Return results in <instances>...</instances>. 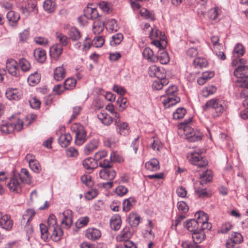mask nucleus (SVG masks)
I'll return each mask as SVG.
<instances>
[{
	"label": "nucleus",
	"mask_w": 248,
	"mask_h": 248,
	"mask_svg": "<svg viewBox=\"0 0 248 248\" xmlns=\"http://www.w3.org/2000/svg\"><path fill=\"white\" fill-rule=\"evenodd\" d=\"M140 15L145 18L149 19L152 21L155 19V15L150 13L147 9L143 8L140 11Z\"/></svg>",
	"instance_id": "nucleus-61"
},
{
	"label": "nucleus",
	"mask_w": 248,
	"mask_h": 248,
	"mask_svg": "<svg viewBox=\"0 0 248 248\" xmlns=\"http://www.w3.org/2000/svg\"><path fill=\"white\" fill-rule=\"evenodd\" d=\"M193 64L195 67L201 69L206 67L208 65V62L205 58L197 57L194 60Z\"/></svg>",
	"instance_id": "nucleus-35"
},
{
	"label": "nucleus",
	"mask_w": 248,
	"mask_h": 248,
	"mask_svg": "<svg viewBox=\"0 0 248 248\" xmlns=\"http://www.w3.org/2000/svg\"><path fill=\"white\" fill-rule=\"evenodd\" d=\"M116 103L120 111H123L127 107V100L122 96L118 98Z\"/></svg>",
	"instance_id": "nucleus-54"
},
{
	"label": "nucleus",
	"mask_w": 248,
	"mask_h": 248,
	"mask_svg": "<svg viewBox=\"0 0 248 248\" xmlns=\"http://www.w3.org/2000/svg\"><path fill=\"white\" fill-rule=\"evenodd\" d=\"M186 227L189 231L191 232H194L199 229V226L195 219H192L187 221Z\"/></svg>",
	"instance_id": "nucleus-47"
},
{
	"label": "nucleus",
	"mask_w": 248,
	"mask_h": 248,
	"mask_svg": "<svg viewBox=\"0 0 248 248\" xmlns=\"http://www.w3.org/2000/svg\"><path fill=\"white\" fill-rule=\"evenodd\" d=\"M200 184L202 185L209 182L212 179V172L211 170H207L200 175Z\"/></svg>",
	"instance_id": "nucleus-33"
},
{
	"label": "nucleus",
	"mask_w": 248,
	"mask_h": 248,
	"mask_svg": "<svg viewBox=\"0 0 248 248\" xmlns=\"http://www.w3.org/2000/svg\"><path fill=\"white\" fill-rule=\"evenodd\" d=\"M89 219L87 217H81L76 222V226L78 228H81L86 226L89 222Z\"/></svg>",
	"instance_id": "nucleus-58"
},
{
	"label": "nucleus",
	"mask_w": 248,
	"mask_h": 248,
	"mask_svg": "<svg viewBox=\"0 0 248 248\" xmlns=\"http://www.w3.org/2000/svg\"><path fill=\"white\" fill-rule=\"evenodd\" d=\"M123 39L122 33H117L112 36V40L110 42L111 45H117L120 44Z\"/></svg>",
	"instance_id": "nucleus-64"
},
{
	"label": "nucleus",
	"mask_w": 248,
	"mask_h": 248,
	"mask_svg": "<svg viewBox=\"0 0 248 248\" xmlns=\"http://www.w3.org/2000/svg\"><path fill=\"white\" fill-rule=\"evenodd\" d=\"M232 229V223L231 222H226L221 225L218 232L221 233H227L231 231Z\"/></svg>",
	"instance_id": "nucleus-57"
},
{
	"label": "nucleus",
	"mask_w": 248,
	"mask_h": 248,
	"mask_svg": "<svg viewBox=\"0 0 248 248\" xmlns=\"http://www.w3.org/2000/svg\"><path fill=\"white\" fill-rule=\"evenodd\" d=\"M83 165L88 173H91L97 167L95 160L91 157L86 158L83 161Z\"/></svg>",
	"instance_id": "nucleus-20"
},
{
	"label": "nucleus",
	"mask_w": 248,
	"mask_h": 248,
	"mask_svg": "<svg viewBox=\"0 0 248 248\" xmlns=\"http://www.w3.org/2000/svg\"><path fill=\"white\" fill-rule=\"evenodd\" d=\"M104 29V23L100 20H97L93 23V31L94 34H99L103 31Z\"/></svg>",
	"instance_id": "nucleus-45"
},
{
	"label": "nucleus",
	"mask_w": 248,
	"mask_h": 248,
	"mask_svg": "<svg viewBox=\"0 0 248 248\" xmlns=\"http://www.w3.org/2000/svg\"><path fill=\"white\" fill-rule=\"evenodd\" d=\"M19 67L23 72H28L31 67L29 62L25 58H22L19 60L17 62Z\"/></svg>",
	"instance_id": "nucleus-44"
},
{
	"label": "nucleus",
	"mask_w": 248,
	"mask_h": 248,
	"mask_svg": "<svg viewBox=\"0 0 248 248\" xmlns=\"http://www.w3.org/2000/svg\"><path fill=\"white\" fill-rule=\"evenodd\" d=\"M33 54L34 58L38 62L43 63L46 61V56L45 50L38 48L34 50Z\"/></svg>",
	"instance_id": "nucleus-30"
},
{
	"label": "nucleus",
	"mask_w": 248,
	"mask_h": 248,
	"mask_svg": "<svg viewBox=\"0 0 248 248\" xmlns=\"http://www.w3.org/2000/svg\"><path fill=\"white\" fill-rule=\"evenodd\" d=\"M145 168L151 171H156L159 170V163L156 158H152L145 163Z\"/></svg>",
	"instance_id": "nucleus-28"
},
{
	"label": "nucleus",
	"mask_w": 248,
	"mask_h": 248,
	"mask_svg": "<svg viewBox=\"0 0 248 248\" xmlns=\"http://www.w3.org/2000/svg\"><path fill=\"white\" fill-rule=\"evenodd\" d=\"M142 55L144 58L150 62H158L157 56L154 54L153 51L149 47H145L143 52Z\"/></svg>",
	"instance_id": "nucleus-22"
},
{
	"label": "nucleus",
	"mask_w": 248,
	"mask_h": 248,
	"mask_svg": "<svg viewBox=\"0 0 248 248\" xmlns=\"http://www.w3.org/2000/svg\"><path fill=\"white\" fill-rule=\"evenodd\" d=\"M106 28L109 31H116L119 29L116 21L114 19H108L106 24Z\"/></svg>",
	"instance_id": "nucleus-41"
},
{
	"label": "nucleus",
	"mask_w": 248,
	"mask_h": 248,
	"mask_svg": "<svg viewBox=\"0 0 248 248\" xmlns=\"http://www.w3.org/2000/svg\"><path fill=\"white\" fill-rule=\"evenodd\" d=\"M97 118L105 125H109L112 123V118L105 112H101L97 114Z\"/></svg>",
	"instance_id": "nucleus-32"
},
{
	"label": "nucleus",
	"mask_w": 248,
	"mask_h": 248,
	"mask_svg": "<svg viewBox=\"0 0 248 248\" xmlns=\"http://www.w3.org/2000/svg\"><path fill=\"white\" fill-rule=\"evenodd\" d=\"M195 217L196 218L195 219L197 222L199 226L200 225H201L204 222H206V220H208L207 215L202 211L197 212L195 215Z\"/></svg>",
	"instance_id": "nucleus-40"
},
{
	"label": "nucleus",
	"mask_w": 248,
	"mask_h": 248,
	"mask_svg": "<svg viewBox=\"0 0 248 248\" xmlns=\"http://www.w3.org/2000/svg\"><path fill=\"white\" fill-rule=\"evenodd\" d=\"M99 174L101 179L108 181H112L116 175V172L112 168L102 169Z\"/></svg>",
	"instance_id": "nucleus-14"
},
{
	"label": "nucleus",
	"mask_w": 248,
	"mask_h": 248,
	"mask_svg": "<svg viewBox=\"0 0 248 248\" xmlns=\"http://www.w3.org/2000/svg\"><path fill=\"white\" fill-rule=\"evenodd\" d=\"M105 42V39L102 36H97L92 41V46L96 47L102 46Z\"/></svg>",
	"instance_id": "nucleus-52"
},
{
	"label": "nucleus",
	"mask_w": 248,
	"mask_h": 248,
	"mask_svg": "<svg viewBox=\"0 0 248 248\" xmlns=\"http://www.w3.org/2000/svg\"><path fill=\"white\" fill-rule=\"evenodd\" d=\"M115 125L116 131L119 134L126 136L129 134L130 129L127 123L121 121L119 123L117 122Z\"/></svg>",
	"instance_id": "nucleus-19"
},
{
	"label": "nucleus",
	"mask_w": 248,
	"mask_h": 248,
	"mask_svg": "<svg viewBox=\"0 0 248 248\" xmlns=\"http://www.w3.org/2000/svg\"><path fill=\"white\" fill-rule=\"evenodd\" d=\"M23 183L30 184L31 182V177L29 171L26 169H22L19 174L16 175Z\"/></svg>",
	"instance_id": "nucleus-24"
},
{
	"label": "nucleus",
	"mask_w": 248,
	"mask_h": 248,
	"mask_svg": "<svg viewBox=\"0 0 248 248\" xmlns=\"http://www.w3.org/2000/svg\"><path fill=\"white\" fill-rule=\"evenodd\" d=\"M221 9L217 7L211 9L208 12L209 17L213 20H216L221 14Z\"/></svg>",
	"instance_id": "nucleus-48"
},
{
	"label": "nucleus",
	"mask_w": 248,
	"mask_h": 248,
	"mask_svg": "<svg viewBox=\"0 0 248 248\" xmlns=\"http://www.w3.org/2000/svg\"><path fill=\"white\" fill-rule=\"evenodd\" d=\"M158 61H159L161 64H166L170 61V58L168 53L163 50L159 53V55L157 56Z\"/></svg>",
	"instance_id": "nucleus-50"
},
{
	"label": "nucleus",
	"mask_w": 248,
	"mask_h": 248,
	"mask_svg": "<svg viewBox=\"0 0 248 248\" xmlns=\"http://www.w3.org/2000/svg\"><path fill=\"white\" fill-rule=\"evenodd\" d=\"M204 151L202 149L197 148L188 153L186 157L189 163L197 166L198 168H205L208 162L202 156Z\"/></svg>",
	"instance_id": "nucleus-2"
},
{
	"label": "nucleus",
	"mask_w": 248,
	"mask_h": 248,
	"mask_svg": "<svg viewBox=\"0 0 248 248\" xmlns=\"http://www.w3.org/2000/svg\"><path fill=\"white\" fill-rule=\"evenodd\" d=\"M72 132L76 134L75 143L81 145L85 142L86 137V132L84 127L78 123L73 124L71 126Z\"/></svg>",
	"instance_id": "nucleus-6"
},
{
	"label": "nucleus",
	"mask_w": 248,
	"mask_h": 248,
	"mask_svg": "<svg viewBox=\"0 0 248 248\" xmlns=\"http://www.w3.org/2000/svg\"><path fill=\"white\" fill-rule=\"evenodd\" d=\"M7 186L11 192L19 193L22 191L23 183L16 175H14L10 179Z\"/></svg>",
	"instance_id": "nucleus-9"
},
{
	"label": "nucleus",
	"mask_w": 248,
	"mask_h": 248,
	"mask_svg": "<svg viewBox=\"0 0 248 248\" xmlns=\"http://www.w3.org/2000/svg\"><path fill=\"white\" fill-rule=\"evenodd\" d=\"M190 136H189L187 140L190 142H195L199 141L202 140L203 135L202 133L199 130H193Z\"/></svg>",
	"instance_id": "nucleus-46"
},
{
	"label": "nucleus",
	"mask_w": 248,
	"mask_h": 248,
	"mask_svg": "<svg viewBox=\"0 0 248 248\" xmlns=\"http://www.w3.org/2000/svg\"><path fill=\"white\" fill-rule=\"evenodd\" d=\"M136 201L133 198H129L124 200L123 202V209L124 212H128L135 204Z\"/></svg>",
	"instance_id": "nucleus-42"
},
{
	"label": "nucleus",
	"mask_w": 248,
	"mask_h": 248,
	"mask_svg": "<svg viewBox=\"0 0 248 248\" xmlns=\"http://www.w3.org/2000/svg\"><path fill=\"white\" fill-rule=\"evenodd\" d=\"M40 229L41 238L44 241H47L50 238L57 242L61 239L62 234V231L59 226L54 228V230L52 229L50 231V229L48 230L45 224L41 223L40 224Z\"/></svg>",
	"instance_id": "nucleus-4"
},
{
	"label": "nucleus",
	"mask_w": 248,
	"mask_h": 248,
	"mask_svg": "<svg viewBox=\"0 0 248 248\" xmlns=\"http://www.w3.org/2000/svg\"><path fill=\"white\" fill-rule=\"evenodd\" d=\"M111 162L121 163L124 161L123 158L115 152H112L110 155Z\"/></svg>",
	"instance_id": "nucleus-60"
},
{
	"label": "nucleus",
	"mask_w": 248,
	"mask_h": 248,
	"mask_svg": "<svg viewBox=\"0 0 248 248\" xmlns=\"http://www.w3.org/2000/svg\"><path fill=\"white\" fill-rule=\"evenodd\" d=\"M148 73L151 77L163 78L165 77V70L162 67H159L155 65L151 66L148 70Z\"/></svg>",
	"instance_id": "nucleus-16"
},
{
	"label": "nucleus",
	"mask_w": 248,
	"mask_h": 248,
	"mask_svg": "<svg viewBox=\"0 0 248 248\" xmlns=\"http://www.w3.org/2000/svg\"><path fill=\"white\" fill-rule=\"evenodd\" d=\"M140 219L141 218L138 214L131 213L127 218V221L131 227H136L139 225Z\"/></svg>",
	"instance_id": "nucleus-26"
},
{
	"label": "nucleus",
	"mask_w": 248,
	"mask_h": 248,
	"mask_svg": "<svg viewBox=\"0 0 248 248\" xmlns=\"http://www.w3.org/2000/svg\"><path fill=\"white\" fill-rule=\"evenodd\" d=\"M21 9L23 14L26 15H28L31 13L36 14L38 13L37 1L35 0H28L25 2Z\"/></svg>",
	"instance_id": "nucleus-10"
},
{
	"label": "nucleus",
	"mask_w": 248,
	"mask_h": 248,
	"mask_svg": "<svg viewBox=\"0 0 248 248\" xmlns=\"http://www.w3.org/2000/svg\"><path fill=\"white\" fill-rule=\"evenodd\" d=\"M210 108L213 109L216 112L217 116L220 115L225 110V108L221 101L217 98L210 99L203 106L204 110H207Z\"/></svg>",
	"instance_id": "nucleus-8"
},
{
	"label": "nucleus",
	"mask_w": 248,
	"mask_h": 248,
	"mask_svg": "<svg viewBox=\"0 0 248 248\" xmlns=\"http://www.w3.org/2000/svg\"><path fill=\"white\" fill-rule=\"evenodd\" d=\"M149 37L152 40V44L160 49H164L167 45L166 36L163 32L157 28H152Z\"/></svg>",
	"instance_id": "nucleus-5"
},
{
	"label": "nucleus",
	"mask_w": 248,
	"mask_h": 248,
	"mask_svg": "<svg viewBox=\"0 0 248 248\" xmlns=\"http://www.w3.org/2000/svg\"><path fill=\"white\" fill-rule=\"evenodd\" d=\"M62 50V45L58 44H55L50 48V55L53 59H57L61 55Z\"/></svg>",
	"instance_id": "nucleus-23"
},
{
	"label": "nucleus",
	"mask_w": 248,
	"mask_h": 248,
	"mask_svg": "<svg viewBox=\"0 0 248 248\" xmlns=\"http://www.w3.org/2000/svg\"><path fill=\"white\" fill-rule=\"evenodd\" d=\"M13 224V221L10 215L6 214L1 216L0 218V227L2 229L9 231L12 228Z\"/></svg>",
	"instance_id": "nucleus-15"
},
{
	"label": "nucleus",
	"mask_w": 248,
	"mask_h": 248,
	"mask_svg": "<svg viewBox=\"0 0 248 248\" xmlns=\"http://www.w3.org/2000/svg\"><path fill=\"white\" fill-rule=\"evenodd\" d=\"M41 75L38 72L31 74L28 78V82L30 86H34L40 81Z\"/></svg>",
	"instance_id": "nucleus-37"
},
{
	"label": "nucleus",
	"mask_w": 248,
	"mask_h": 248,
	"mask_svg": "<svg viewBox=\"0 0 248 248\" xmlns=\"http://www.w3.org/2000/svg\"><path fill=\"white\" fill-rule=\"evenodd\" d=\"M55 3L52 0H46L44 2V9L48 12H53L55 10Z\"/></svg>",
	"instance_id": "nucleus-49"
},
{
	"label": "nucleus",
	"mask_w": 248,
	"mask_h": 248,
	"mask_svg": "<svg viewBox=\"0 0 248 248\" xmlns=\"http://www.w3.org/2000/svg\"><path fill=\"white\" fill-rule=\"evenodd\" d=\"M70 37L73 40H78L81 37L79 31L76 28H71L69 32Z\"/></svg>",
	"instance_id": "nucleus-59"
},
{
	"label": "nucleus",
	"mask_w": 248,
	"mask_h": 248,
	"mask_svg": "<svg viewBox=\"0 0 248 248\" xmlns=\"http://www.w3.org/2000/svg\"><path fill=\"white\" fill-rule=\"evenodd\" d=\"M23 126V122L18 119L16 124L11 122H2L0 126L1 132L4 134H8L13 132L14 130L18 131L21 130Z\"/></svg>",
	"instance_id": "nucleus-7"
},
{
	"label": "nucleus",
	"mask_w": 248,
	"mask_h": 248,
	"mask_svg": "<svg viewBox=\"0 0 248 248\" xmlns=\"http://www.w3.org/2000/svg\"><path fill=\"white\" fill-rule=\"evenodd\" d=\"M192 239L194 243L193 244L197 245L201 243L205 238V234L204 231L199 229L194 232L192 234Z\"/></svg>",
	"instance_id": "nucleus-25"
},
{
	"label": "nucleus",
	"mask_w": 248,
	"mask_h": 248,
	"mask_svg": "<svg viewBox=\"0 0 248 248\" xmlns=\"http://www.w3.org/2000/svg\"><path fill=\"white\" fill-rule=\"evenodd\" d=\"M20 18L19 14L14 11L11 10L6 15L8 24L11 27H16Z\"/></svg>",
	"instance_id": "nucleus-17"
},
{
	"label": "nucleus",
	"mask_w": 248,
	"mask_h": 248,
	"mask_svg": "<svg viewBox=\"0 0 248 248\" xmlns=\"http://www.w3.org/2000/svg\"><path fill=\"white\" fill-rule=\"evenodd\" d=\"M84 15L88 19H93L98 16V13L96 8L87 7L84 10Z\"/></svg>",
	"instance_id": "nucleus-34"
},
{
	"label": "nucleus",
	"mask_w": 248,
	"mask_h": 248,
	"mask_svg": "<svg viewBox=\"0 0 248 248\" xmlns=\"http://www.w3.org/2000/svg\"><path fill=\"white\" fill-rule=\"evenodd\" d=\"M66 76V72L63 66H59L54 70L53 77L57 81H61Z\"/></svg>",
	"instance_id": "nucleus-27"
},
{
	"label": "nucleus",
	"mask_w": 248,
	"mask_h": 248,
	"mask_svg": "<svg viewBox=\"0 0 248 248\" xmlns=\"http://www.w3.org/2000/svg\"><path fill=\"white\" fill-rule=\"evenodd\" d=\"M6 68L8 73L13 76L18 77L20 76L19 66L14 59L8 60L6 62Z\"/></svg>",
	"instance_id": "nucleus-13"
},
{
	"label": "nucleus",
	"mask_w": 248,
	"mask_h": 248,
	"mask_svg": "<svg viewBox=\"0 0 248 248\" xmlns=\"http://www.w3.org/2000/svg\"><path fill=\"white\" fill-rule=\"evenodd\" d=\"M56 37L63 46H65L68 44V38L66 36L61 33L56 32Z\"/></svg>",
	"instance_id": "nucleus-63"
},
{
	"label": "nucleus",
	"mask_w": 248,
	"mask_h": 248,
	"mask_svg": "<svg viewBox=\"0 0 248 248\" xmlns=\"http://www.w3.org/2000/svg\"><path fill=\"white\" fill-rule=\"evenodd\" d=\"M72 140V138L70 134L65 133L60 136L59 142L62 147H66L70 144Z\"/></svg>",
	"instance_id": "nucleus-29"
},
{
	"label": "nucleus",
	"mask_w": 248,
	"mask_h": 248,
	"mask_svg": "<svg viewBox=\"0 0 248 248\" xmlns=\"http://www.w3.org/2000/svg\"><path fill=\"white\" fill-rule=\"evenodd\" d=\"M77 81L74 78H68L64 82V87L66 90H72L76 85Z\"/></svg>",
	"instance_id": "nucleus-51"
},
{
	"label": "nucleus",
	"mask_w": 248,
	"mask_h": 248,
	"mask_svg": "<svg viewBox=\"0 0 248 248\" xmlns=\"http://www.w3.org/2000/svg\"><path fill=\"white\" fill-rule=\"evenodd\" d=\"M158 79L155 80L152 84V87L154 90H161L164 86L167 85L169 83V81L166 78H163Z\"/></svg>",
	"instance_id": "nucleus-39"
},
{
	"label": "nucleus",
	"mask_w": 248,
	"mask_h": 248,
	"mask_svg": "<svg viewBox=\"0 0 248 248\" xmlns=\"http://www.w3.org/2000/svg\"><path fill=\"white\" fill-rule=\"evenodd\" d=\"M47 224L48 226H47V229L48 230L50 229V231H51L52 229L54 230V228L58 226L57 224L56 217L54 215L49 216L47 220Z\"/></svg>",
	"instance_id": "nucleus-53"
},
{
	"label": "nucleus",
	"mask_w": 248,
	"mask_h": 248,
	"mask_svg": "<svg viewBox=\"0 0 248 248\" xmlns=\"http://www.w3.org/2000/svg\"><path fill=\"white\" fill-rule=\"evenodd\" d=\"M186 110L184 108H178L173 114V117L174 119L178 120L184 117L186 113Z\"/></svg>",
	"instance_id": "nucleus-56"
},
{
	"label": "nucleus",
	"mask_w": 248,
	"mask_h": 248,
	"mask_svg": "<svg viewBox=\"0 0 248 248\" xmlns=\"http://www.w3.org/2000/svg\"><path fill=\"white\" fill-rule=\"evenodd\" d=\"M5 95L9 100H19L23 96V92L20 88H8L6 91Z\"/></svg>",
	"instance_id": "nucleus-11"
},
{
	"label": "nucleus",
	"mask_w": 248,
	"mask_h": 248,
	"mask_svg": "<svg viewBox=\"0 0 248 248\" xmlns=\"http://www.w3.org/2000/svg\"><path fill=\"white\" fill-rule=\"evenodd\" d=\"M195 192L198 195L199 197H208L210 196V194L208 192L206 189L196 188L195 186Z\"/></svg>",
	"instance_id": "nucleus-62"
},
{
	"label": "nucleus",
	"mask_w": 248,
	"mask_h": 248,
	"mask_svg": "<svg viewBox=\"0 0 248 248\" xmlns=\"http://www.w3.org/2000/svg\"><path fill=\"white\" fill-rule=\"evenodd\" d=\"M85 235L89 240L95 241L100 238L101 236V232L98 229L89 228L86 230Z\"/></svg>",
	"instance_id": "nucleus-18"
},
{
	"label": "nucleus",
	"mask_w": 248,
	"mask_h": 248,
	"mask_svg": "<svg viewBox=\"0 0 248 248\" xmlns=\"http://www.w3.org/2000/svg\"><path fill=\"white\" fill-rule=\"evenodd\" d=\"M132 236V233L130 231L129 227H125L117 237V239L119 241H126L128 240Z\"/></svg>",
	"instance_id": "nucleus-31"
},
{
	"label": "nucleus",
	"mask_w": 248,
	"mask_h": 248,
	"mask_svg": "<svg viewBox=\"0 0 248 248\" xmlns=\"http://www.w3.org/2000/svg\"><path fill=\"white\" fill-rule=\"evenodd\" d=\"M35 215V212L33 209H28L23 216V220H24V221L27 220V222H29L32 220Z\"/></svg>",
	"instance_id": "nucleus-55"
},
{
	"label": "nucleus",
	"mask_w": 248,
	"mask_h": 248,
	"mask_svg": "<svg viewBox=\"0 0 248 248\" xmlns=\"http://www.w3.org/2000/svg\"><path fill=\"white\" fill-rule=\"evenodd\" d=\"M99 145V140L93 139L87 144L84 148V153L86 155L91 154Z\"/></svg>",
	"instance_id": "nucleus-21"
},
{
	"label": "nucleus",
	"mask_w": 248,
	"mask_h": 248,
	"mask_svg": "<svg viewBox=\"0 0 248 248\" xmlns=\"http://www.w3.org/2000/svg\"><path fill=\"white\" fill-rule=\"evenodd\" d=\"M122 221L120 216L116 215L112 216L110 220V225L114 230H118L121 227Z\"/></svg>",
	"instance_id": "nucleus-36"
},
{
	"label": "nucleus",
	"mask_w": 248,
	"mask_h": 248,
	"mask_svg": "<svg viewBox=\"0 0 248 248\" xmlns=\"http://www.w3.org/2000/svg\"><path fill=\"white\" fill-rule=\"evenodd\" d=\"M246 63V60L243 58L233 60V65H238L233 71V75L237 78L236 85L241 88L248 87V66Z\"/></svg>",
	"instance_id": "nucleus-1"
},
{
	"label": "nucleus",
	"mask_w": 248,
	"mask_h": 248,
	"mask_svg": "<svg viewBox=\"0 0 248 248\" xmlns=\"http://www.w3.org/2000/svg\"><path fill=\"white\" fill-rule=\"evenodd\" d=\"M217 90V87L214 85H208L204 87L202 91V95L204 97H208L210 95L214 94Z\"/></svg>",
	"instance_id": "nucleus-38"
},
{
	"label": "nucleus",
	"mask_w": 248,
	"mask_h": 248,
	"mask_svg": "<svg viewBox=\"0 0 248 248\" xmlns=\"http://www.w3.org/2000/svg\"><path fill=\"white\" fill-rule=\"evenodd\" d=\"M245 53V48L244 46L240 43H237L233 47V56L234 54L238 56V58L243 56Z\"/></svg>",
	"instance_id": "nucleus-43"
},
{
	"label": "nucleus",
	"mask_w": 248,
	"mask_h": 248,
	"mask_svg": "<svg viewBox=\"0 0 248 248\" xmlns=\"http://www.w3.org/2000/svg\"><path fill=\"white\" fill-rule=\"evenodd\" d=\"M178 88L175 85H170L166 91V93L162 97L163 104L166 108H169L179 102L180 99L177 96Z\"/></svg>",
	"instance_id": "nucleus-3"
},
{
	"label": "nucleus",
	"mask_w": 248,
	"mask_h": 248,
	"mask_svg": "<svg viewBox=\"0 0 248 248\" xmlns=\"http://www.w3.org/2000/svg\"><path fill=\"white\" fill-rule=\"evenodd\" d=\"M72 211L70 210H65L61 215V223L63 228H69L73 224Z\"/></svg>",
	"instance_id": "nucleus-12"
}]
</instances>
